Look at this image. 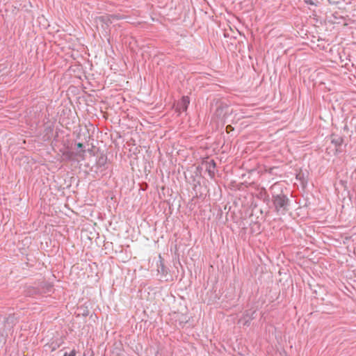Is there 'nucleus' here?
<instances>
[{
  "mask_svg": "<svg viewBox=\"0 0 356 356\" xmlns=\"http://www.w3.org/2000/svg\"><path fill=\"white\" fill-rule=\"evenodd\" d=\"M332 143H335L336 145H341V143H342V139L339 138L337 139H334L332 140Z\"/></svg>",
  "mask_w": 356,
  "mask_h": 356,
  "instance_id": "8",
  "label": "nucleus"
},
{
  "mask_svg": "<svg viewBox=\"0 0 356 356\" xmlns=\"http://www.w3.org/2000/svg\"><path fill=\"white\" fill-rule=\"evenodd\" d=\"M76 354L75 350H72L70 353H65L63 356H76Z\"/></svg>",
  "mask_w": 356,
  "mask_h": 356,
  "instance_id": "7",
  "label": "nucleus"
},
{
  "mask_svg": "<svg viewBox=\"0 0 356 356\" xmlns=\"http://www.w3.org/2000/svg\"><path fill=\"white\" fill-rule=\"evenodd\" d=\"M189 104V97L188 96L182 97V98L177 104L176 111L178 112L179 113L186 111L188 108Z\"/></svg>",
  "mask_w": 356,
  "mask_h": 356,
  "instance_id": "3",
  "label": "nucleus"
},
{
  "mask_svg": "<svg viewBox=\"0 0 356 356\" xmlns=\"http://www.w3.org/2000/svg\"><path fill=\"white\" fill-rule=\"evenodd\" d=\"M62 156L63 159L68 161H74L75 159L74 152L71 151L68 148H65L62 151Z\"/></svg>",
  "mask_w": 356,
  "mask_h": 356,
  "instance_id": "5",
  "label": "nucleus"
},
{
  "mask_svg": "<svg viewBox=\"0 0 356 356\" xmlns=\"http://www.w3.org/2000/svg\"><path fill=\"white\" fill-rule=\"evenodd\" d=\"M74 161H79L81 160H84L86 157V150L84 149L82 143H79L76 144V150L74 152Z\"/></svg>",
  "mask_w": 356,
  "mask_h": 356,
  "instance_id": "4",
  "label": "nucleus"
},
{
  "mask_svg": "<svg viewBox=\"0 0 356 356\" xmlns=\"http://www.w3.org/2000/svg\"><path fill=\"white\" fill-rule=\"evenodd\" d=\"M272 200L276 213L284 215L288 210L289 202L288 197L285 195L279 194L273 195Z\"/></svg>",
  "mask_w": 356,
  "mask_h": 356,
  "instance_id": "1",
  "label": "nucleus"
},
{
  "mask_svg": "<svg viewBox=\"0 0 356 356\" xmlns=\"http://www.w3.org/2000/svg\"><path fill=\"white\" fill-rule=\"evenodd\" d=\"M86 150V155L88 154L90 156H94L95 154V148L92 147L91 148H88Z\"/></svg>",
  "mask_w": 356,
  "mask_h": 356,
  "instance_id": "6",
  "label": "nucleus"
},
{
  "mask_svg": "<svg viewBox=\"0 0 356 356\" xmlns=\"http://www.w3.org/2000/svg\"><path fill=\"white\" fill-rule=\"evenodd\" d=\"M216 163L213 160H208L204 161L201 165V169L204 170V174L203 176H209L211 178H213L215 177L216 174Z\"/></svg>",
  "mask_w": 356,
  "mask_h": 356,
  "instance_id": "2",
  "label": "nucleus"
}]
</instances>
